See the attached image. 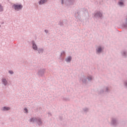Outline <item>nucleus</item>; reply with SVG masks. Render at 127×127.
Listing matches in <instances>:
<instances>
[{
  "label": "nucleus",
  "instance_id": "423d86ee",
  "mask_svg": "<svg viewBox=\"0 0 127 127\" xmlns=\"http://www.w3.org/2000/svg\"><path fill=\"white\" fill-rule=\"evenodd\" d=\"M71 58L70 57H68L66 59V62H70V61H71Z\"/></svg>",
  "mask_w": 127,
  "mask_h": 127
},
{
  "label": "nucleus",
  "instance_id": "f03ea898",
  "mask_svg": "<svg viewBox=\"0 0 127 127\" xmlns=\"http://www.w3.org/2000/svg\"><path fill=\"white\" fill-rule=\"evenodd\" d=\"M47 0H41L39 2V4H43L44 3H45V2H47Z\"/></svg>",
  "mask_w": 127,
  "mask_h": 127
},
{
  "label": "nucleus",
  "instance_id": "4468645a",
  "mask_svg": "<svg viewBox=\"0 0 127 127\" xmlns=\"http://www.w3.org/2000/svg\"><path fill=\"white\" fill-rule=\"evenodd\" d=\"M9 73H10V74H13V71H9Z\"/></svg>",
  "mask_w": 127,
  "mask_h": 127
},
{
  "label": "nucleus",
  "instance_id": "1a4fd4ad",
  "mask_svg": "<svg viewBox=\"0 0 127 127\" xmlns=\"http://www.w3.org/2000/svg\"><path fill=\"white\" fill-rule=\"evenodd\" d=\"M10 109V108H9V107H4L3 108V111H8Z\"/></svg>",
  "mask_w": 127,
  "mask_h": 127
},
{
  "label": "nucleus",
  "instance_id": "9b49d317",
  "mask_svg": "<svg viewBox=\"0 0 127 127\" xmlns=\"http://www.w3.org/2000/svg\"><path fill=\"white\" fill-rule=\"evenodd\" d=\"M120 5H123L124 4V2H120L119 3Z\"/></svg>",
  "mask_w": 127,
  "mask_h": 127
},
{
  "label": "nucleus",
  "instance_id": "ddd939ff",
  "mask_svg": "<svg viewBox=\"0 0 127 127\" xmlns=\"http://www.w3.org/2000/svg\"><path fill=\"white\" fill-rule=\"evenodd\" d=\"M38 124H39V125H41V120L38 121Z\"/></svg>",
  "mask_w": 127,
  "mask_h": 127
},
{
  "label": "nucleus",
  "instance_id": "9d476101",
  "mask_svg": "<svg viewBox=\"0 0 127 127\" xmlns=\"http://www.w3.org/2000/svg\"><path fill=\"white\" fill-rule=\"evenodd\" d=\"M39 53H42V52H43V49H39Z\"/></svg>",
  "mask_w": 127,
  "mask_h": 127
},
{
  "label": "nucleus",
  "instance_id": "39448f33",
  "mask_svg": "<svg viewBox=\"0 0 127 127\" xmlns=\"http://www.w3.org/2000/svg\"><path fill=\"white\" fill-rule=\"evenodd\" d=\"M2 83L5 86V85H6V84H7V81H6V80H5V79H2Z\"/></svg>",
  "mask_w": 127,
  "mask_h": 127
},
{
  "label": "nucleus",
  "instance_id": "f257e3e1",
  "mask_svg": "<svg viewBox=\"0 0 127 127\" xmlns=\"http://www.w3.org/2000/svg\"><path fill=\"white\" fill-rule=\"evenodd\" d=\"M13 7L15 10H18L19 9H21V8H22V5L14 4Z\"/></svg>",
  "mask_w": 127,
  "mask_h": 127
},
{
  "label": "nucleus",
  "instance_id": "2eb2a0df",
  "mask_svg": "<svg viewBox=\"0 0 127 127\" xmlns=\"http://www.w3.org/2000/svg\"><path fill=\"white\" fill-rule=\"evenodd\" d=\"M24 111H25L26 113H27V112H28L27 109H26V108H25L24 109Z\"/></svg>",
  "mask_w": 127,
  "mask_h": 127
},
{
  "label": "nucleus",
  "instance_id": "0eeeda50",
  "mask_svg": "<svg viewBox=\"0 0 127 127\" xmlns=\"http://www.w3.org/2000/svg\"><path fill=\"white\" fill-rule=\"evenodd\" d=\"M36 120H37L36 118H32L30 119V122L31 123H34V122H35V121Z\"/></svg>",
  "mask_w": 127,
  "mask_h": 127
},
{
  "label": "nucleus",
  "instance_id": "dca6fc26",
  "mask_svg": "<svg viewBox=\"0 0 127 127\" xmlns=\"http://www.w3.org/2000/svg\"><path fill=\"white\" fill-rule=\"evenodd\" d=\"M88 80H92V77H90V78H88Z\"/></svg>",
  "mask_w": 127,
  "mask_h": 127
},
{
  "label": "nucleus",
  "instance_id": "20e7f679",
  "mask_svg": "<svg viewBox=\"0 0 127 127\" xmlns=\"http://www.w3.org/2000/svg\"><path fill=\"white\" fill-rule=\"evenodd\" d=\"M95 16H99V17H101L102 13H101L100 12H98L95 14Z\"/></svg>",
  "mask_w": 127,
  "mask_h": 127
},
{
  "label": "nucleus",
  "instance_id": "f8f14e48",
  "mask_svg": "<svg viewBox=\"0 0 127 127\" xmlns=\"http://www.w3.org/2000/svg\"><path fill=\"white\" fill-rule=\"evenodd\" d=\"M0 11H2V7L1 6H0Z\"/></svg>",
  "mask_w": 127,
  "mask_h": 127
},
{
  "label": "nucleus",
  "instance_id": "7ed1b4c3",
  "mask_svg": "<svg viewBox=\"0 0 127 127\" xmlns=\"http://www.w3.org/2000/svg\"><path fill=\"white\" fill-rule=\"evenodd\" d=\"M33 48L34 50H36L37 49V46H36L34 43H33Z\"/></svg>",
  "mask_w": 127,
  "mask_h": 127
},
{
  "label": "nucleus",
  "instance_id": "6e6552de",
  "mask_svg": "<svg viewBox=\"0 0 127 127\" xmlns=\"http://www.w3.org/2000/svg\"><path fill=\"white\" fill-rule=\"evenodd\" d=\"M97 51L98 53H100V52H102V48H101V47L98 48Z\"/></svg>",
  "mask_w": 127,
  "mask_h": 127
},
{
  "label": "nucleus",
  "instance_id": "f3484780",
  "mask_svg": "<svg viewBox=\"0 0 127 127\" xmlns=\"http://www.w3.org/2000/svg\"><path fill=\"white\" fill-rule=\"evenodd\" d=\"M126 86H127V83L126 84Z\"/></svg>",
  "mask_w": 127,
  "mask_h": 127
}]
</instances>
